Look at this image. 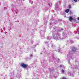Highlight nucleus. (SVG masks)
<instances>
[{"label": "nucleus", "instance_id": "423d86ee", "mask_svg": "<svg viewBox=\"0 0 79 79\" xmlns=\"http://www.w3.org/2000/svg\"><path fill=\"white\" fill-rule=\"evenodd\" d=\"M62 72L64 73V70H62Z\"/></svg>", "mask_w": 79, "mask_h": 79}, {"label": "nucleus", "instance_id": "ddd939ff", "mask_svg": "<svg viewBox=\"0 0 79 79\" xmlns=\"http://www.w3.org/2000/svg\"><path fill=\"white\" fill-rule=\"evenodd\" d=\"M24 0H23V1H24Z\"/></svg>", "mask_w": 79, "mask_h": 79}, {"label": "nucleus", "instance_id": "9b49d317", "mask_svg": "<svg viewBox=\"0 0 79 79\" xmlns=\"http://www.w3.org/2000/svg\"><path fill=\"white\" fill-rule=\"evenodd\" d=\"M58 35H60V34H58Z\"/></svg>", "mask_w": 79, "mask_h": 79}, {"label": "nucleus", "instance_id": "f257e3e1", "mask_svg": "<svg viewBox=\"0 0 79 79\" xmlns=\"http://www.w3.org/2000/svg\"><path fill=\"white\" fill-rule=\"evenodd\" d=\"M21 66L22 68H26L28 67V65L24 64V63H22L21 64Z\"/></svg>", "mask_w": 79, "mask_h": 79}, {"label": "nucleus", "instance_id": "39448f33", "mask_svg": "<svg viewBox=\"0 0 79 79\" xmlns=\"http://www.w3.org/2000/svg\"><path fill=\"white\" fill-rule=\"evenodd\" d=\"M69 8H71V5H69Z\"/></svg>", "mask_w": 79, "mask_h": 79}, {"label": "nucleus", "instance_id": "7ed1b4c3", "mask_svg": "<svg viewBox=\"0 0 79 79\" xmlns=\"http://www.w3.org/2000/svg\"><path fill=\"white\" fill-rule=\"evenodd\" d=\"M73 19V18L72 17H69V21H72Z\"/></svg>", "mask_w": 79, "mask_h": 79}, {"label": "nucleus", "instance_id": "1a4fd4ad", "mask_svg": "<svg viewBox=\"0 0 79 79\" xmlns=\"http://www.w3.org/2000/svg\"><path fill=\"white\" fill-rule=\"evenodd\" d=\"M57 60H58L59 61H60V59H59V58H57Z\"/></svg>", "mask_w": 79, "mask_h": 79}, {"label": "nucleus", "instance_id": "0eeeda50", "mask_svg": "<svg viewBox=\"0 0 79 79\" xmlns=\"http://www.w3.org/2000/svg\"><path fill=\"white\" fill-rule=\"evenodd\" d=\"M74 2H77V0H74Z\"/></svg>", "mask_w": 79, "mask_h": 79}, {"label": "nucleus", "instance_id": "f03ea898", "mask_svg": "<svg viewBox=\"0 0 79 79\" xmlns=\"http://www.w3.org/2000/svg\"><path fill=\"white\" fill-rule=\"evenodd\" d=\"M69 11V9H67L65 10V13H68Z\"/></svg>", "mask_w": 79, "mask_h": 79}, {"label": "nucleus", "instance_id": "20e7f679", "mask_svg": "<svg viewBox=\"0 0 79 79\" xmlns=\"http://www.w3.org/2000/svg\"><path fill=\"white\" fill-rule=\"evenodd\" d=\"M73 51V52H75V51H76V48H75V47H73V49H72V52Z\"/></svg>", "mask_w": 79, "mask_h": 79}, {"label": "nucleus", "instance_id": "9d476101", "mask_svg": "<svg viewBox=\"0 0 79 79\" xmlns=\"http://www.w3.org/2000/svg\"><path fill=\"white\" fill-rule=\"evenodd\" d=\"M61 31H63V29L62 28V29H61Z\"/></svg>", "mask_w": 79, "mask_h": 79}, {"label": "nucleus", "instance_id": "6e6552de", "mask_svg": "<svg viewBox=\"0 0 79 79\" xmlns=\"http://www.w3.org/2000/svg\"><path fill=\"white\" fill-rule=\"evenodd\" d=\"M63 79H66L64 77H63Z\"/></svg>", "mask_w": 79, "mask_h": 79}, {"label": "nucleus", "instance_id": "f8f14e48", "mask_svg": "<svg viewBox=\"0 0 79 79\" xmlns=\"http://www.w3.org/2000/svg\"><path fill=\"white\" fill-rule=\"evenodd\" d=\"M78 20H79V17L78 18Z\"/></svg>", "mask_w": 79, "mask_h": 79}]
</instances>
